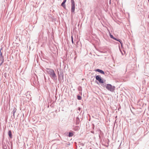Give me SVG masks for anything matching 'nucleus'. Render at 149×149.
Listing matches in <instances>:
<instances>
[{
	"instance_id": "obj_1",
	"label": "nucleus",
	"mask_w": 149,
	"mask_h": 149,
	"mask_svg": "<svg viewBox=\"0 0 149 149\" xmlns=\"http://www.w3.org/2000/svg\"><path fill=\"white\" fill-rule=\"evenodd\" d=\"M47 72L50 77L53 79H56L57 77L53 70L50 68H47Z\"/></svg>"
},
{
	"instance_id": "obj_2",
	"label": "nucleus",
	"mask_w": 149,
	"mask_h": 149,
	"mask_svg": "<svg viewBox=\"0 0 149 149\" xmlns=\"http://www.w3.org/2000/svg\"><path fill=\"white\" fill-rule=\"evenodd\" d=\"M106 88L111 92H113L115 90V87L110 84H107L106 86Z\"/></svg>"
},
{
	"instance_id": "obj_3",
	"label": "nucleus",
	"mask_w": 149,
	"mask_h": 149,
	"mask_svg": "<svg viewBox=\"0 0 149 149\" xmlns=\"http://www.w3.org/2000/svg\"><path fill=\"white\" fill-rule=\"evenodd\" d=\"M71 11L72 13H74L75 10V2L74 0H71Z\"/></svg>"
},
{
	"instance_id": "obj_4",
	"label": "nucleus",
	"mask_w": 149,
	"mask_h": 149,
	"mask_svg": "<svg viewBox=\"0 0 149 149\" xmlns=\"http://www.w3.org/2000/svg\"><path fill=\"white\" fill-rule=\"evenodd\" d=\"M96 79L99 81V82L101 84L104 83V81L103 79H102L100 75H96L95 77Z\"/></svg>"
},
{
	"instance_id": "obj_5",
	"label": "nucleus",
	"mask_w": 149,
	"mask_h": 149,
	"mask_svg": "<svg viewBox=\"0 0 149 149\" xmlns=\"http://www.w3.org/2000/svg\"><path fill=\"white\" fill-rule=\"evenodd\" d=\"M96 71L102 74H104V72L102 70L97 69H96Z\"/></svg>"
},
{
	"instance_id": "obj_6",
	"label": "nucleus",
	"mask_w": 149,
	"mask_h": 149,
	"mask_svg": "<svg viewBox=\"0 0 149 149\" xmlns=\"http://www.w3.org/2000/svg\"><path fill=\"white\" fill-rule=\"evenodd\" d=\"M66 0H64L61 4V6L64 8H65V3L66 2Z\"/></svg>"
},
{
	"instance_id": "obj_7",
	"label": "nucleus",
	"mask_w": 149,
	"mask_h": 149,
	"mask_svg": "<svg viewBox=\"0 0 149 149\" xmlns=\"http://www.w3.org/2000/svg\"><path fill=\"white\" fill-rule=\"evenodd\" d=\"M8 135L10 138H12V135L11 133V131L10 130H9L8 132Z\"/></svg>"
},
{
	"instance_id": "obj_8",
	"label": "nucleus",
	"mask_w": 149,
	"mask_h": 149,
	"mask_svg": "<svg viewBox=\"0 0 149 149\" xmlns=\"http://www.w3.org/2000/svg\"><path fill=\"white\" fill-rule=\"evenodd\" d=\"M74 135L73 132H70L69 133L68 136L69 137H72Z\"/></svg>"
},
{
	"instance_id": "obj_9",
	"label": "nucleus",
	"mask_w": 149,
	"mask_h": 149,
	"mask_svg": "<svg viewBox=\"0 0 149 149\" xmlns=\"http://www.w3.org/2000/svg\"><path fill=\"white\" fill-rule=\"evenodd\" d=\"M16 111V109H14L13 111V116L12 118H15V113Z\"/></svg>"
},
{
	"instance_id": "obj_10",
	"label": "nucleus",
	"mask_w": 149,
	"mask_h": 149,
	"mask_svg": "<svg viewBox=\"0 0 149 149\" xmlns=\"http://www.w3.org/2000/svg\"><path fill=\"white\" fill-rule=\"evenodd\" d=\"M116 40L118 41V42H119L121 44V47H122V44H123V43L122 42H121V41L120 40V39H117L116 38Z\"/></svg>"
},
{
	"instance_id": "obj_11",
	"label": "nucleus",
	"mask_w": 149,
	"mask_h": 149,
	"mask_svg": "<svg viewBox=\"0 0 149 149\" xmlns=\"http://www.w3.org/2000/svg\"><path fill=\"white\" fill-rule=\"evenodd\" d=\"M116 40L118 41V42H119L121 44V47H122V44H123V43L122 42H121V41L120 40V39H117L116 38Z\"/></svg>"
},
{
	"instance_id": "obj_12",
	"label": "nucleus",
	"mask_w": 149,
	"mask_h": 149,
	"mask_svg": "<svg viewBox=\"0 0 149 149\" xmlns=\"http://www.w3.org/2000/svg\"><path fill=\"white\" fill-rule=\"evenodd\" d=\"M116 40L118 41V42H119L121 44V47H122V44H123V43L122 42H121V41L120 40V39H117L116 38Z\"/></svg>"
},
{
	"instance_id": "obj_13",
	"label": "nucleus",
	"mask_w": 149,
	"mask_h": 149,
	"mask_svg": "<svg viewBox=\"0 0 149 149\" xmlns=\"http://www.w3.org/2000/svg\"><path fill=\"white\" fill-rule=\"evenodd\" d=\"M116 40L118 41V42H119L121 44V47H122V44H123V43L122 42H121V41L120 40V39H117L116 38Z\"/></svg>"
},
{
	"instance_id": "obj_14",
	"label": "nucleus",
	"mask_w": 149,
	"mask_h": 149,
	"mask_svg": "<svg viewBox=\"0 0 149 149\" xmlns=\"http://www.w3.org/2000/svg\"><path fill=\"white\" fill-rule=\"evenodd\" d=\"M2 49V48H1L0 49V57H3V56L2 55V52H1V50Z\"/></svg>"
},
{
	"instance_id": "obj_15",
	"label": "nucleus",
	"mask_w": 149,
	"mask_h": 149,
	"mask_svg": "<svg viewBox=\"0 0 149 149\" xmlns=\"http://www.w3.org/2000/svg\"><path fill=\"white\" fill-rule=\"evenodd\" d=\"M0 61L2 62H3L4 61V59L3 57H0Z\"/></svg>"
},
{
	"instance_id": "obj_16",
	"label": "nucleus",
	"mask_w": 149,
	"mask_h": 149,
	"mask_svg": "<svg viewBox=\"0 0 149 149\" xmlns=\"http://www.w3.org/2000/svg\"><path fill=\"white\" fill-rule=\"evenodd\" d=\"M77 99L79 100H80L82 99L81 96H80V95H78L77 96Z\"/></svg>"
},
{
	"instance_id": "obj_17",
	"label": "nucleus",
	"mask_w": 149,
	"mask_h": 149,
	"mask_svg": "<svg viewBox=\"0 0 149 149\" xmlns=\"http://www.w3.org/2000/svg\"><path fill=\"white\" fill-rule=\"evenodd\" d=\"M71 41H72V44H73L74 42H73V38L72 36H71Z\"/></svg>"
},
{
	"instance_id": "obj_18",
	"label": "nucleus",
	"mask_w": 149,
	"mask_h": 149,
	"mask_svg": "<svg viewBox=\"0 0 149 149\" xmlns=\"http://www.w3.org/2000/svg\"><path fill=\"white\" fill-rule=\"evenodd\" d=\"M110 37H111V38H113H113H114V37L112 35H111V34H110Z\"/></svg>"
},
{
	"instance_id": "obj_19",
	"label": "nucleus",
	"mask_w": 149,
	"mask_h": 149,
	"mask_svg": "<svg viewBox=\"0 0 149 149\" xmlns=\"http://www.w3.org/2000/svg\"><path fill=\"white\" fill-rule=\"evenodd\" d=\"M3 63V62H1V63H0V66H1L2 65Z\"/></svg>"
},
{
	"instance_id": "obj_20",
	"label": "nucleus",
	"mask_w": 149,
	"mask_h": 149,
	"mask_svg": "<svg viewBox=\"0 0 149 149\" xmlns=\"http://www.w3.org/2000/svg\"><path fill=\"white\" fill-rule=\"evenodd\" d=\"M58 71V78H59V71Z\"/></svg>"
},
{
	"instance_id": "obj_21",
	"label": "nucleus",
	"mask_w": 149,
	"mask_h": 149,
	"mask_svg": "<svg viewBox=\"0 0 149 149\" xmlns=\"http://www.w3.org/2000/svg\"><path fill=\"white\" fill-rule=\"evenodd\" d=\"M113 39L115 40H116V38H115V37H114V38H113Z\"/></svg>"
},
{
	"instance_id": "obj_22",
	"label": "nucleus",
	"mask_w": 149,
	"mask_h": 149,
	"mask_svg": "<svg viewBox=\"0 0 149 149\" xmlns=\"http://www.w3.org/2000/svg\"><path fill=\"white\" fill-rule=\"evenodd\" d=\"M76 128H77V130L79 128V127H76Z\"/></svg>"
},
{
	"instance_id": "obj_23",
	"label": "nucleus",
	"mask_w": 149,
	"mask_h": 149,
	"mask_svg": "<svg viewBox=\"0 0 149 149\" xmlns=\"http://www.w3.org/2000/svg\"><path fill=\"white\" fill-rule=\"evenodd\" d=\"M79 110H80V108H79Z\"/></svg>"
},
{
	"instance_id": "obj_24",
	"label": "nucleus",
	"mask_w": 149,
	"mask_h": 149,
	"mask_svg": "<svg viewBox=\"0 0 149 149\" xmlns=\"http://www.w3.org/2000/svg\"><path fill=\"white\" fill-rule=\"evenodd\" d=\"M100 132H101V130H100Z\"/></svg>"
},
{
	"instance_id": "obj_25",
	"label": "nucleus",
	"mask_w": 149,
	"mask_h": 149,
	"mask_svg": "<svg viewBox=\"0 0 149 149\" xmlns=\"http://www.w3.org/2000/svg\"><path fill=\"white\" fill-rule=\"evenodd\" d=\"M90 149H92L91 148Z\"/></svg>"
}]
</instances>
